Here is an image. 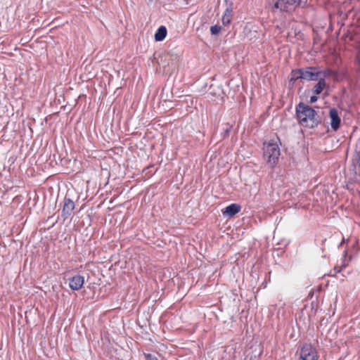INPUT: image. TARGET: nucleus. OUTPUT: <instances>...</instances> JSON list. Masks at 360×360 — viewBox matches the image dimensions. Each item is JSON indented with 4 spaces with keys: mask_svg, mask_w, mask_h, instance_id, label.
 I'll return each instance as SVG.
<instances>
[{
    "mask_svg": "<svg viewBox=\"0 0 360 360\" xmlns=\"http://www.w3.org/2000/svg\"><path fill=\"white\" fill-rule=\"evenodd\" d=\"M296 116L299 123L310 129L316 127L321 122L317 112L310 106L300 103L296 106Z\"/></svg>",
    "mask_w": 360,
    "mask_h": 360,
    "instance_id": "1",
    "label": "nucleus"
},
{
    "mask_svg": "<svg viewBox=\"0 0 360 360\" xmlns=\"http://www.w3.org/2000/svg\"><path fill=\"white\" fill-rule=\"evenodd\" d=\"M280 155V148L276 143L271 141L264 144L263 157L266 162L271 168L274 167L277 164Z\"/></svg>",
    "mask_w": 360,
    "mask_h": 360,
    "instance_id": "2",
    "label": "nucleus"
},
{
    "mask_svg": "<svg viewBox=\"0 0 360 360\" xmlns=\"http://www.w3.org/2000/svg\"><path fill=\"white\" fill-rule=\"evenodd\" d=\"M299 360H318L319 355L316 349L308 343L304 344L300 350Z\"/></svg>",
    "mask_w": 360,
    "mask_h": 360,
    "instance_id": "3",
    "label": "nucleus"
},
{
    "mask_svg": "<svg viewBox=\"0 0 360 360\" xmlns=\"http://www.w3.org/2000/svg\"><path fill=\"white\" fill-rule=\"evenodd\" d=\"M301 69L302 81H317L321 74V72L316 67H307Z\"/></svg>",
    "mask_w": 360,
    "mask_h": 360,
    "instance_id": "4",
    "label": "nucleus"
},
{
    "mask_svg": "<svg viewBox=\"0 0 360 360\" xmlns=\"http://www.w3.org/2000/svg\"><path fill=\"white\" fill-rule=\"evenodd\" d=\"M75 207V202L70 198L65 197L64 205L61 212V216L64 220L70 216Z\"/></svg>",
    "mask_w": 360,
    "mask_h": 360,
    "instance_id": "5",
    "label": "nucleus"
},
{
    "mask_svg": "<svg viewBox=\"0 0 360 360\" xmlns=\"http://www.w3.org/2000/svg\"><path fill=\"white\" fill-rule=\"evenodd\" d=\"M84 283V277L81 275H75L70 278L69 287L72 290H79Z\"/></svg>",
    "mask_w": 360,
    "mask_h": 360,
    "instance_id": "6",
    "label": "nucleus"
},
{
    "mask_svg": "<svg viewBox=\"0 0 360 360\" xmlns=\"http://www.w3.org/2000/svg\"><path fill=\"white\" fill-rule=\"evenodd\" d=\"M330 118V126L333 131H336L340 125V117L338 115V110L335 108H330L329 112Z\"/></svg>",
    "mask_w": 360,
    "mask_h": 360,
    "instance_id": "7",
    "label": "nucleus"
},
{
    "mask_svg": "<svg viewBox=\"0 0 360 360\" xmlns=\"http://www.w3.org/2000/svg\"><path fill=\"white\" fill-rule=\"evenodd\" d=\"M241 207L240 205L236 203H232L228 205L225 210L222 212L224 216H228L229 217H233L236 214L238 213L240 211Z\"/></svg>",
    "mask_w": 360,
    "mask_h": 360,
    "instance_id": "8",
    "label": "nucleus"
},
{
    "mask_svg": "<svg viewBox=\"0 0 360 360\" xmlns=\"http://www.w3.org/2000/svg\"><path fill=\"white\" fill-rule=\"evenodd\" d=\"M317 81L318 82L314 85V88L312 89V92L316 95L320 94L326 85L325 79L323 77H319Z\"/></svg>",
    "mask_w": 360,
    "mask_h": 360,
    "instance_id": "9",
    "label": "nucleus"
},
{
    "mask_svg": "<svg viewBox=\"0 0 360 360\" xmlns=\"http://www.w3.org/2000/svg\"><path fill=\"white\" fill-rule=\"evenodd\" d=\"M167 28L162 25L160 26L155 34V39L156 41H161L165 39L167 36Z\"/></svg>",
    "mask_w": 360,
    "mask_h": 360,
    "instance_id": "10",
    "label": "nucleus"
},
{
    "mask_svg": "<svg viewBox=\"0 0 360 360\" xmlns=\"http://www.w3.org/2000/svg\"><path fill=\"white\" fill-rule=\"evenodd\" d=\"M297 79L302 80L301 68L293 70L290 72V81L295 82Z\"/></svg>",
    "mask_w": 360,
    "mask_h": 360,
    "instance_id": "11",
    "label": "nucleus"
},
{
    "mask_svg": "<svg viewBox=\"0 0 360 360\" xmlns=\"http://www.w3.org/2000/svg\"><path fill=\"white\" fill-rule=\"evenodd\" d=\"M221 30V27L219 25H214L213 26H211L210 27V32L212 35H217L218 34Z\"/></svg>",
    "mask_w": 360,
    "mask_h": 360,
    "instance_id": "12",
    "label": "nucleus"
},
{
    "mask_svg": "<svg viewBox=\"0 0 360 360\" xmlns=\"http://www.w3.org/2000/svg\"><path fill=\"white\" fill-rule=\"evenodd\" d=\"M232 5L233 4L231 2L229 6H228L223 15V16L230 17L232 13Z\"/></svg>",
    "mask_w": 360,
    "mask_h": 360,
    "instance_id": "13",
    "label": "nucleus"
},
{
    "mask_svg": "<svg viewBox=\"0 0 360 360\" xmlns=\"http://www.w3.org/2000/svg\"><path fill=\"white\" fill-rule=\"evenodd\" d=\"M221 20H222L223 25H225V26L229 25L231 22L230 17L222 16Z\"/></svg>",
    "mask_w": 360,
    "mask_h": 360,
    "instance_id": "14",
    "label": "nucleus"
},
{
    "mask_svg": "<svg viewBox=\"0 0 360 360\" xmlns=\"http://www.w3.org/2000/svg\"><path fill=\"white\" fill-rule=\"evenodd\" d=\"M146 360H158V358L151 354H145Z\"/></svg>",
    "mask_w": 360,
    "mask_h": 360,
    "instance_id": "15",
    "label": "nucleus"
},
{
    "mask_svg": "<svg viewBox=\"0 0 360 360\" xmlns=\"http://www.w3.org/2000/svg\"><path fill=\"white\" fill-rule=\"evenodd\" d=\"M317 100H318V97L316 96V94L314 96H311L310 97V103H315Z\"/></svg>",
    "mask_w": 360,
    "mask_h": 360,
    "instance_id": "16",
    "label": "nucleus"
},
{
    "mask_svg": "<svg viewBox=\"0 0 360 360\" xmlns=\"http://www.w3.org/2000/svg\"><path fill=\"white\" fill-rule=\"evenodd\" d=\"M356 152L360 156V139L358 140L357 145H356Z\"/></svg>",
    "mask_w": 360,
    "mask_h": 360,
    "instance_id": "17",
    "label": "nucleus"
},
{
    "mask_svg": "<svg viewBox=\"0 0 360 360\" xmlns=\"http://www.w3.org/2000/svg\"><path fill=\"white\" fill-rule=\"evenodd\" d=\"M229 131V129H226V132L228 133Z\"/></svg>",
    "mask_w": 360,
    "mask_h": 360,
    "instance_id": "18",
    "label": "nucleus"
}]
</instances>
